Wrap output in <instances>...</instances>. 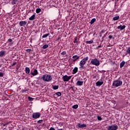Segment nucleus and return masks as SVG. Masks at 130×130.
<instances>
[{
    "label": "nucleus",
    "instance_id": "obj_1",
    "mask_svg": "<svg viewBox=\"0 0 130 130\" xmlns=\"http://www.w3.org/2000/svg\"><path fill=\"white\" fill-rule=\"evenodd\" d=\"M88 59H89V57L86 56L85 58H83L80 61L79 63L80 69H84V66L86 64Z\"/></svg>",
    "mask_w": 130,
    "mask_h": 130
},
{
    "label": "nucleus",
    "instance_id": "obj_2",
    "mask_svg": "<svg viewBox=\"0 0 130 130\" xmlns=\"http://www.w3.org/2000/svg\"><path fill=\"white\" fill-rule=\"evenodd\" d=\"M41 79H42L44 82H49L52 80V77H51L50 75L45 74L43 76Z\"/></svg>",
    "mask_w": 130,
    "mask_h": 130
},
{
    "label": "nucleus",
    "instance_id": "obj_3",
    "mask_svg": "<svg viewBox=\"0 0 130 130\" xmlns=\"http://www.w3.org/2000/svg\"><path fill=\"white\" fill-rule=\"evenodd\" d=\"M121 85H122V81L119 79L114 80L112 84L113 87H119Z\"/></svg>",
    "mask_w": 130,
    "mask_h": 130
},
{
    "label": "nucleus",
    "instance_id": "obj_4",
    "mask_svg": "<svg viewBox=\"0 0 130 130\" xmlns=\"http://www.w3.org/2000/svg\"><path fill=\"white\" fill-rule=\"evenodd\" d=\"M90 63L93 64V66L99 67V66H100V61H99L97 58L92 59L90 61Z\"/></svg>",
    "mask_w": 130,
    "mask_h": 130
},
{
    "label": "nucleus",
    "instance_id": "obj_5",
    "mask_svg": "<svg viewBox=\"0 0 130 130\" xmlns=\"http://www.w3.org/2000/svg\"><path fill=\"white\" fill-rule=\"evenodd\" d=\"M118 128V126L117 125H112L108 126L107 129L108 130H117Z\"/></svg>",
    "mask_w": 130,
    "mask_h": 130
},
{
    "label": "nucleus",
    "instance_id": "obj_6",
    "mask_svg": "<svg viewBox=\"0 0 130 130\" xmlns=\"http://www.w3.org/2000/svg\"><path fill=\"white\" fill-rule=\"evenodd\" d=\"M72 76H68V75H64L62 77V79L63 82H69L71 80Z\"/></svg>",
    "mask_w": 130,
    "mask_h": 130
},
{
    "label": "nucleus",
    "instance_id": "obj_7",
    "mask_svg": "<svg viewBox=\"0 0 130 130\" xmlns=\"http://www.w3.org/2000/svg\"><path fill=\"white\" fill-rule=\"evenodd\" d=\"M40 116H41V113L39 112L34 113L32 116V118H34V119H37V118H39Z\"/></svg>",
    "mask_w": 130,
    "mask_h": 130
},
{
    "label": "nucleus",
    "instance_id": "obj_8",
    "mask_svg": "<svg viewBox=\"0 0 130 130\" xmlns=\"http://www.w3.org/2000/svg\"><path fill=\"white\" fill-rule=\"evenodd\" d=\"M77 126H78V127L80 128H84V127H87V124L78 123L77 124Z\"/></svg>",
    "mask_w": 130,
    "mask_h": 130
},
{
    "label": "nucleus",
    "instance_id": "obj_9",
    "mask_svg": "<svg viewBox=\"0 0 130 130\" xmlns=\"http://www.w3.org/2000/svg\"><path fill=\"white\" fill-rule=\"evenodd\" d=\"M72 58H73V61H76L77 59H79L80 58V56H78L77 55H74L72 57Z\"/></svg>",
    "mask_w": 130,
    "mask_h": 130
},
{
    "label": "nucleus",
    "instance_id": "obj_10",
    "mask_svg": "<svg viewBox=\"0 0 130 130\" xmlns=\"http://www.w3.org/2000/svg\"><path fill=\"white\" fill-rule=\"evenodd\" d=\"M126 26L125 25H119L117 26V29H120V30L121 31L122 30H123L125 28Z\"/></svg>",
    "mask_w": 130,
    "mask_h": 130
},
{
    "label": "nucleus",
    "instance_id": "obj_11",
    "mask_svg": "<svg viewBox=\"0 0 130 130\" xmlns=\"http://www.w3.org/2000/svg\"><path fill=\"white\" fill-rule=\"evenodd\" d=\"M5 55H6V51H0V57H3V56H5Z\"/></svg>",
    "mask_w": 130,
    "mask_h": 130
},
{
    "label": "nucleus",
    "instance_id": "obj_12",
    "mask_svg": "<svg viewBox=\"0 0 130 130\" xmlns=\"http://www.w3.org/2000/svg\"><path fill=\"white\" fill-rule=\"evenodd\" d=\"M84 82L81 81H78L76 83L77 86H82L83 85Z\"/></svg>",
    "mask_w": 130,
    "mask_h": 130
},
{
    "label": "nucleus",
    "instance_id": "obj_13",
    "mask_svg": "<svg viewBox=\"0 0 130 130\" xmlns=\"http://www.w3.org/2000/svg\"><path fill=\"white\" fill-rule=\"evenodd\" d=\"M78 72V67H75L73 70V75H75V74H77Z\"/></svg>",
    "mask_w": 130,
    "mask_h": 130
},
{
    "label": "nucleus",
    "instance_id": "obj_14",
    "mask_svg": "<svg viewBox=\"0 0 130 130\" xmlns=\"http://www.w3.org/2000/svg\"><path fill=\"white\" fill-rule=\"evenodd\" d=\"M26 24H27V22L26 21H20L19 22V25L21 26H23L24 25H26Z\"/></svg>",
    "mask_w": 130,
    "mask_h": 130
},
{
    "label": "nucleus",
    "instance_id": "obj_15",
    "mask_svg": "<svg viewBox=\"0 0 130 130\" xmlns=\"http://www.w3.org/2000/svg\"><path fill=\"white\" fill-rule=\"evenodd\" d=\"M32 76H37V75H38V71L37 70L35 69L34 73H31Z\"/></svg>",
    "mask_w": 130,
    "mask_h": 130
},
{
    "label": "nucleus",
    "instance_id": "obj_16",
    "mask_svg": "<svg viewBox=\"0 0 130 130\" xmlns=\"http://www.w3.org/2000/svg\"><path fill=\"white\" fill-rule=\"evenodd\" d=\"M125 64V61L123 60L120 63V69H122V68H123V66Z\"/></svg>",
    "mask_w": 130,
    "mask_h": 130
},
{
    "label": "nucleus",
    "instance_id": "obj_17",
    "mask_svg": "<svg viewBox=\"0 0 130 130\" xmlns=\"http://www.w3.org/2000/svg\"><path fill=\"white\" fill-rule=\"evenodd\" d=\"M102 85H103V81H97L96 83V86H101Z\"/></svg>",
    "mask_w": 130,
    "mask_h": 130
},
{
    "label": "nucleus",
    "instance_id": "obj_18",
    "mask_svg": "<svg viewBox=\"0 0 130 130\" xmlns=\"http://www.w3.org/2000/svg\"><path fill=\"white\" fill-rule=\"evenodd\" d=\"M29 21H33L35 20V14L32 15L29 18Z\"/></svg>",
    "mask_w": 130,
    "mask_h": 130
},
{
    "label": "nucleus",
    "instance_id": "obj_19",
    "mask_svg": "<svg viewBox=\"0 0 130 130\" xmlns=\"http://www.w3.org/2000/svg\"><path fill=\"white\" fill-rule=\"evenodd\" d=\"M58 85H52V88H53V90H57L59 88Z\"/></svg>",
    "mask_w": 130,
    "mask_h": 130
},
{
    "label": "nucleus",
    "instance_id": "obj_20",
    "mask_svg": "<svg viewBox=\"0 0 130 130\" xmlns=\"http://www.w3.org/2000/svg\"><path fill=\"white\" fill-rule=\"evenodd\" d=\"M95 22H96V18L92 19L90 22V25L94 24V23H95Z\"/></svg>",
    "mask_w": 130,
    "mask_h": 130
},
{
    "label": "nucleus",
    "instance_id": "obj_21",
    "mask_svg": "<svg viewBox=\"0 0 130 130\" xmlns=\"http://www.w3.org/2000/svg\"><path fill=\"white\" fill-rule=\"evenodd\" d=\"M25 73H26V74H29L30 68H29L28 67H26L25 68Z\"/></svg>",
    "mask_w": 130,
    "mask_h": 130
},
{
    "label": "nucleus",
    "instance_id": "obj_22",
    "mask_svg": "<svg viewBox=\"0 0 130 130\" xmlns=\"http://www.w3.org/2000/svg\"><path fill=\"white\" fill-rule=\"evenodd\" d=\"M50 35V34L48 33L47 34L44 35L42 37V38H46V37H48V36H49Z\"/></svg>",
    "mask_w": 130,
    "mask_h": 130
},
{
    "label": "nucleus",
    "instance_id": "obj_23",
    "mask_svg": "<svg viewBox=\"0 0 130 130\" xmlns=\"http://www.w3.org/2000/svg\"><path fill=\"white\" fill-rule=\"evenodd\" d=\"M85 43H86V44H92V43H93V41L92 40L86 41L85 42Z\"/></svg>",
    "mask_w": 130,
    "mask_h": 130
},
{
    "label": "nucleus",
    "instance_id": "obj_24",
    "mask_svg": "<svg viewBox=\"0 0 130 130\" xmlns=\"http://www.w3.org/2000/svg\"><path fill=\"white\" fill-rule=\"evenodd\" d=\"M18 3V0H12V5H16Z\"/></svg>",
    "mask_w": 130,
    "mask_h": 130
},
{
    "label": "nucleus",
    "instance_id": "obj_25",
    "mask_svg": "<svg viewBox=\"0 0 130 130\" xmlns=\"http://www.w3.org/2000/svg\"><path fill=\"white\" fill-rule=\"evenodd\" d=\"M119 19V16H115L114 17H113V21H117V20H118Z\"/></svg>",
    "mask_w": 130,
    "mask_h": 130
},
{
    "label": "nucleus",
    "instance_id": "obj_26",
    "mask_svg": "<svg viewBox=\"0 0 130 130\" xmlns=\"http://www.w3.org/2000/svg\"><path fill=\"white\" fill-rule=\"evenodd\" d=\"M78 107H79V105H74L72 106V108H73V109H77Z\"/></svg>",
    "mask_w": 130,
    "mask_h": 130
},
{
    "label": "nucleus",
    "instance_id": "obj_27",
    "mask_svg": "<svg viewBox=\"0 0 130 130\" xmlns=\"http://www.w3.org/2000/svg\"><path fill=\"white\" fill-rule=\"evenodd\" d=\"M40 12H41V9L37 8L36 9V13H37V14H39V13H40Z\"/></svg>",
    "mask_w": 130,
    "mask_h": 130
},
{
    "label": "nucleus",
    "instance_id": "obj_28",
    "mask_svg": "<svg viewBox=\"0 0 130 130\" xmlns=\"http://www.w3.org/2000/svg\"><path fill=\"white\" fill-rule=\"evenodd\" d=\"M55 95H56L57 96H61V92H57L55 93Z\"/></svg>",
    "mask_w": 130,
    "mask_h": 130
},
{
    "label": "nucleus",
    "instance_id": "obj_29",
    "mask_svg": "<svg viewBox=\"0 0 130 130\" xmlns=\"http://www.w3.org/2000/svg\"><path fill=\"white\" fill-rule=\"evenodd\" d=\"M48 45L46 44L44 45L42 48L43 49H46V48H48Z\"/></svg>",
    "mask_w": 130,
    "mask_h": 130
},
{
    "label": "nucleus",
    "instance_id": "obj_30",
    "mask_svg": "<svg viewBox=\"0 0 130 130\" xmlns=\"http://www.w3.org/2000/svg\"><path fill=\"white\" fill-rule=\"evenodd\" d=\"M127 53L130 54V47H128L127 50H126Z\"/></svg>",
    "mask_w": 130,
    "mask_h": 130
},
{
    "label": "nucleus",
    "instance_id": "obj_31",
    "mask_svg": "<svg viewBox=\"0 0 130 130\" xmlns=\"http://www.w3.org/2000/svg\"><path fill=\"white\" fill-rule=\"evenodd\" d=\"M25 51L26 52L30 53V52H31V51H32V49H27L25 50Z\"/></svg>",
    "mask_w": 130,
    "mask_h": 130
},
{
    "label": "nucleus",
    "instance_id": "obj_32",
    "mask_svg": "<svg viewBox=\"0 0 130 130\" xmlns=\"http://www.w3.org/2000/svg\"><path fill=\"white\" fill-rule=\"evenodd\" d=\"M74 43H78V38H75V40L74 41Z\"/></svg>",
    "mask_w": 130,
    "mask_h": 130
},
{
    "label": "nucleus",
    "instance_id": "obj_33",
    "mask_svg": "<svg viewBox=\"0 0 130 130\" xmlns=\"http://www.w3.org/2000/svg\"><path fill=\"white\" fill-rule=\"evenodd\" d=\"M4 75H5V73H4L3 72H0V77L1 78L4 77Z\"/></svg>",
    "mask_w": 130,
    "mask_h": 130
},
{
    "label": "nucleus",
    "instance_id": "obj_34",
    "mask_svg": "<svg viewBox=\"0 0 130 130\" xmlns=\"http://www.w3.org/2000/svg\"><path fill=\"white\" fill-rule=\"evenodd\" d=\"M61 55H64L65 54H67V52L63 51L62 53H61Z\"/></svg>",
    "mask_w": 130,
    "mask_h": 130
},
{
    "label": "nucleus",
    "instance_id": "obj_35",
    "mask_svg": "<svg viewBox=\"0 0 130 130\" xmlns=\"http://www.w3.org/2000/svg\"><path fill=\"white\" fill-rule=\"evenodd\" d=\"M28 101H33V98L29 96L28 97Z\"/></svg>",
    "mask_w": 130,
    "mask_h": 130
},
{
    "label": "nucleus",
    "instance_id": "obj_36",
    "mask_svg": "<svg viewBox=\"0 0 130 130\" xmlns=\"http://www.w3.org/2000/svg\"><path fill=\"white\" fill-rule=\"evenodd\" d=\"M98 120H102V118L99 116H98Z\"/></svg>",
    "mask_w": 130,
    "mask_h": 130
},
{
    "label": "nucleus",
    "instance_id": "obj_37",
    "mask_svg": "<svg viewBox=\"0 0 130 130\" xmlns=\"http://www.w3.org/2000/svg\"><path fill=\"white\" fill-rule=\"evenodd\" d=\"M27 91H28V89H23L22 90V93H26V92H27Z\"/></svg>",
    "mask_w": 130,
    "mask_h": 130
},
{
    "label": "nucleus",
    "instance_id": "obj_38",
    "mask_svg": "<svg viewBox=\"0 0 130 130\" xmlns=\"http://www.w3.org/2000/svg\"><path fill=\"white\" fill-rule=\"evenodd\" d=\"M43 121V120H39L38 121V123H41Z\"/></svg>",
    "mask_w": 130,
    "mask_h": 130
},
{
    "label": "nucleus",
    "instance_id": "obj_39",
    "mask_svg": "<svg viewBox=\"0 0 130 130\" xmlns=\"http://www.w3.org/2000/svg\"><path fill=\"white\" fill-rule=\"evenodd\" d=\"M113 37V36H112V35H110L109 36V39H112V38Z\"/></svg>",
    "mask_w": 130,
    "mask_h": 130
},
{
    "label": "nucleus",
    "instance_id": "obj_40",
    "mask_svg": "<svg viewBox=\"0 0 130 130\" xmlns=\"http://www.w3.org/2000/svg\"><path fill=\"white\" fill-rule=\"evenodd\" d=\"M12 41H13V40L12 39H8V42H12Z\"/></svg>",
    "mask_w": 130,
    "mask_h": 130
},
{
    "label": "nucleus",
    "instance_id": "obj_41",
    "mask_svg": "<svg viewBox=\"0 0 130 130\" xmlns=\"http://www.w3.org/2000/svg\"><path fill=\"white\" fill-rule=\"evenodd\" d=\"M16 64H17V62H14L12 64V67H14V66H16Z\"/></svg>",
    "mask_w": 130,
    "mask_h": 130
},
{
    "label": "nucleus",
    "instance_id": "obj_42",
    "mask_svg": "<svg viewBox=\"0 0 130 130\" xmlns=\"http://www.w3.org/2000/svg\"><path fill=\"white\" fill-rule=\"evenodd\" d=\"M49 130H55V129L54 127H51Z\"/></svg>",
    "mask_w": 130,
    "mask_h": 130
},
{
    "label": "nucleus",
    "instance_id": "obj_43",
    "mask_svg": "<svg viewBox=\"0 0 130 130\" xmlns=\"http://www.w3.org/2000/svg\"><path fill=\"white\" fill-rule=\"evenodd\" d=\"M101 47H102V46L100 45V46H98L97 47V48H101Z\"/></svg>",
    "mask_w": 130,
    "mask_h": 130
},
{
    "label": "nucleus",
    "instance_id": "obj_44",
    "mask_svg": "<svg viewBox=\"0 0 130 130\" xmlns=\"http://www.w3.org/2000/svg\"><path fill=\"white\" fill-rule=\"evenodd\" d=\"M7 124H5L3 125H4V126H6V125H7Z\"/></svg>",
    "mask_w": 130,
    "mask_h": 130
},
{
    "label": "nucleus",
    "instance_id": "obj_45",
    "mask_svg": "<svg viewBox=\"0 0 130 130\" xmlns=\"http://www.w3.org/2000/svg\"><path fill=\"white\" fill-rule=\"evenodd\" d=\"M59 39H60V38H58L57 39V40H58Z\"/></svg>",
    "mask_w": 130,
    "mask_h": 130
},
{
    "label": "nucleus",
    "instance_id": "obj_46",
    "mask_svg": "<svg viewBox=\"0 0 130 130\" xmlns=\"http://www.w3.org/2000/svg\"><path fill=\"white\" fill-rule=\"evenodd\" d=\"M58 130H62V129L60 128V129H58Z\"/></svg>",
    "mask_w": 130,
    "mask_h": 130
},
{
    "label": "nucleus",
    "instance_id": "obj_47",
    "mask_svg": "<svg viewBox=\"0 0 130 130\" xmlns=\"http://www.w3.org/2000/svg\"><path fill=\"white\" fill-rule=\"evenodd\" d=\"M104 38V37H102V39H103Z\"/></svg>",
    "mask_w": 130,
    "mask_h": 130
},
{
    "label": "nucleus",
    "instance_id": "obj_48",
    "mask_svg": "<svg viewBox=\"0 0 130 130\" xmlns=\"http://www.w3.org/2000/svg\"><path fill=\"white\" fill-rule=\"evenodd\" d=\"M125 55H127V53H126V54H125Z\"/></svg>",
    "mask_w": 130,
    "mask_h": 130
},
{
    "label": "nucleus",
    "instance_id": "obj_49",
    "mask_svg": "<svg viewBox=\"0 0 130 130\" xmlns=\"http://www.w3.org/2000/svg\"><path fill=\"white\" fill-rule=\"evenodd\" d=\"M71 88H72V89H73V86H72Z\"/></svg>",
    "mask_w": 130,
    "mask_h": 130
},
{
    "label": "nucleus",
    "instance_id": "obj_50",
    "mask_svg": "<svg viewBox=\"0 0 130 130\" xmlns=\"http://www.w3.org/2000/svg\"><path fill=\"white\" fill-rule=\"evenodd\" d=\"M117 1H119V0H117Z\"/></svg>",
    "mask_w": 130,
    "mask_h": 130
}]
</instances>
